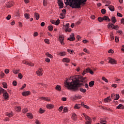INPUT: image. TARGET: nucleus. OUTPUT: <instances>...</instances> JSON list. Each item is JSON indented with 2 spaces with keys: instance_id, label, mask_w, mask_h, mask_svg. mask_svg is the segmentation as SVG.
<instances>
[{
  "instance_id": "obj_29",
  "label": "nucleus",
  "mask_w": 124,
  "mask_h": 124,
  "mask_svg": "<svg viewBox=\"0 0 124 124\" xmlns=\"http://www.w3.org/2000/svg\"><path fill=\"white\" fill-rule=\"evenodd\" d=\"M111 21H112L113 24H115V23H116L117 19H116V17L112 16L111 17Z\"/></svg>"
},
{
  "instance_id": "obj_2",
  "label": "nucleus",
  "mask_w": 124,
  "mask_h": 124,
  "mask_svg": "<svg viewBox=\"0 0 124 124\" xmlns=\"http://www.w3.org/2000/svg\"><path fill=\"white\" fill-rule=\"evenodd\" d=\"M65 2L66 6L69 5L72 8H81V5L86 4V2L88 0H66Z\"/></svg>"
},
{
  "instance_id": "obj_26",
  "label": "nucleus",
  "mask_w": 124,
  "mask_h": 124,
  "mask_svg": "<svg viewBox=\"0 0 124 124\" xmlns=\"http://www.w3.org/2000/svg\"><path fill=\"white\" fill-rule=\"evenodd\" d=\"M55 90H56V91H59V92H61V91H62V87L60 85H57L55 87Z\"/></svg>"
},
{
  "instance_id": "obj_4",
  "label": "nucleus",
  "mask_w": 124,
  "mask_h": 124,
  "mask_svg": "<svg viewBox=\"0 0 124 124\" xmlns=\"http://www.w3.org/2000/svg\"><path fill=\"white\" fill-rule=\"evenodd\" d=\"M108 63H110L111 64H117V61L111 57H108Z\"/></svg>"
},
{
  "instance_id": "obj_32",
  "label": "nucleus",
  "mask_w": 124,
  "mask_h": 124,
  "mask_svg": "<svg viewBox=\"0 0 124 124\" xmlns=\"http://www.w3.org/2000/svg\"><path fill=\"white\" fill-rule=\"evenodd\" d=\"M75 109H80L81 108V106L80 104H76L74 106Z\"/></svg>"
},
{
  "instance_id": "obj_48",
  "label": "nucleus",
  "mask_w": 124,
  "mask_h": 124,
  "mask_svg": "<svg viewBox=\"0 0 124 124\" xmlns=\"http://www.w3.org/2000/svg\"><path fill=\"white\" fill-rule=\"evenodd\" d=\"M63 112H64V113H66V112H68V108H67V107H64L63 108Z\"/></svg>"
},
{
  "instance_id": "obj_34",
  "label": "nucleus",
  "mask_w": 124,
  "mask_h": 124,
  "mask_svg": "<svg viewBox=\"0 0 124 124\" xmlns=\"http://www.w3.org/2000/svg\"><path fill=\"white\" fill-rule=\"evenodd\" d=\"M67 40H69V41H74V40H75V37H69Z\"/></svg>"
},
{
  "instance_id": "obj_1",
  "label": "nucleus",
  "mask_w": 124,
  "mask_h": 124,
  "mask_svg": "<svg viewBox=\"0 0 124 124\" xmlns=\"http://www.w3.org/2000/svg\"><path fill=\"white\" fill-rule=\"evenodd\" d=\"M71 77L70 78L67 79L64 82V86L66 88H67L68 90H70L73 92H78L79 88H80L81 86H84V82H82L78 78H76L75 80L72 79V82H70L68 81L71 80Z\"/></svg>"
},
{
  "instance_id": "obj_54",
  "label": "nucleus",
  "mask_w": 124,
  "mask_h": 124,
  "mask_svg": "<svg viewBox=\"0 0 124 124\" xmlns=\"http://www.w3.org/2000/svg\"><path fill=\"white\" fill-rule=\"evenodd\" d=\"M110 98V96L107 97V98H106L105 99H104V101L105 102H108V100H109Z\"/></svg>"
},
{
  "instance_id": "obj_35",
  "label": "nucleus",
  "mask_w": 124,
  "mask_h": 124,
  "mask_svg": "<svg viewBox=\"0 0 124 124\" xmlns=\"http://www.w3.org/2000/svg\"><path fill=\"white\" fill-rule=\"evenodd\" d=\"M46 56L47 57H48V58H50V59H52L53 58V55L49 53V52H46Z\"/></svg>"
},
{
  "instance_id": "obj_46",
  "label": "nucleus",
  "mask_w": 124,
  "mask_h": 124,
  "mask_svg": "<svg viewBox=\"0 0 124 124\" xmlns=\"http://www.w3.org/2000/svg\"><path fill=\"white\" fill-rule=\"evenodd\" d=\"M112 29L116 30V31H118L119 30V26L118 25H114L113 27L112 28Z\"/></svg>"
},
{
  "instance_id": "obj_24",
  "label": "nucleus",
  "mask_w": 124,
  "mask_h": 124,
  "mask_svg": "<svg viewBox=\"0 0 124 124\" xmlns=\"http://www.w3.org/2000/svg\"><path fill=\"white\" fill-rule=\"evenodd\" d=\"M15 110L16 112H20L21 111V107L16 106L15 107Z\"/></svg>"
},
{
  "instance_id": "obj_19",
  "label": "nucleus",
  "mask_w": 124,
  "mask_h": 124,
  "mask_svg": "<svg viewBox=\"0 0 124 124\" xmlns=\"http://www.w3.org/2000/svg\"><path fill=\"white\" fill-rule=\"evenodd\" d=\"M103 19L104 21H108V22H110L111 21V19L108 17L107 16H105L103 17Z\"/></svg>"
},
{
  "instance_id": "obj_9",
  "label": "nucleus",
  "mask_w": 124,
  "mask_h": 124,
  "mask_svg": "<svg viewBox=\"0 0 124 124\" xmlns=\"http://www.w3.org/2000/svg\"><path fill=\"white\" fill-rule=\"evenodd\" d=\"M111 98L114 99V100H118L120 98V95L119 94H116L115 96V93L111 94Z\"/></svg>"
},
{
  "instance_id": "obj_49",
  "label": "nucleus",
  "mask_w": 124,
  "mask_h": 124,
  "mask_svg": "<svg viewBox=\"0 0 124 124\" xmlns=\"http://www.w3.org/2000/svg\"><path fill=\"white\" fill-rule=\"evenodd\" d=\"M60 22H61V20H60V19H57L55 22V25L56 26H58V25H60Z\"/></svg>"
},
{
  "instance_id": "obj_56",
  "label": "nucleus",
  "mask_w": 124,
  "mask_h": 124,
  "mask_svg": "<svg viewBox=\"0 0 124 124\" xmlns=\"http://www.w3.org/2000/svg\"><path fill=\"white\" fill-rule=\"evenodd\" d=\"M18 77L19 79H22V78H23V75H22L21 73H19L18 74Z\"/></svg>"
},
{
  "instance_id": "obj_39",
  "label": "nucleus",
  "mask_w": 124,
  "mask_h": 124,
  "mask_svg": "<svg viewBox=\"0 0 124 124\" xmlns=\"http://www.w3.org/2000/svg\"><path fill=\"white\" fill-rule=\"evenodd\" d=\"M98 21L100 23H102L103 22V21H104L103 17H98Z\"/></svg>"
},
{
  "instance_id": "obj_33",
  "label": "nucleus",
  "mask_w": 124,
  "mask_h": 124,
  "mask_svg": "<svg viewBox=\"0 0 124 124\" xmlns=\"http://www.w3.org/2000/svg\"><path fill=\"white\" fill-rule=\"evenodd\" d=\"M46 110L45 109H42V108H40L39 110V113L40 114H43L45 112H46Z\"/></svg>"
},
{
  "instance_id": "obj_45",
  "label": "nucleus",
  "mask_w": 124,
  "mask_h": 124,
  "mask_svg": "<svg viewBox=\"0 0 124 124\" xmlns=\"http://www.w3.org/2000/svg\"><path fill=\"white\" fill-rule=\"evenodd\" d=\"M100 124H103V123H106V122H107L106 121V120L103 119L102 118H100Z\"/></svg>"
},
{
  "instance_id": "obj_62",
  "label": "nucleus",
  "mask_w": 124,
  "mask_h": 124,
  "mask_svg": "<svg viewBox=\"0 0 124 124\" xmlns=\"http://www.w3.org/2000/svg\"><path fill=\"white\" fill-rule=\"evenodd\" d=\"M38 35V32H34V33H33V36H34V37L37 36Z\"/></svg>"
},
{
  "instance_id": "obj_60",
  "label": "nucleus",
  "mask_w": 124,
  "mask_h": 124,
  "mask_svg": "<svg viewBox=\"0 0 124 124\" xmlns=\"http://www.w3.org/2000/svg\"><path fill=\"white\" fill-rule=\"evenodd\" d=\"M83 107H84V108H86L88 110H89V109H90V107H89L88 106H87V105H84Z\"/></svg>"
},
{
  "instance_id": "obj_12",
  "label": "nucleus",
  "mask_w": 124,
  "mask_h": 124,
  "mask_svg": "<svg viewBox=\"0 0 124 124\" xmlns=\"http://www.w3.org/2000/svg\"><path fill=\"white\" fill-rule=\"evenodd\" d=\"M39 99L42 100H45V101H51V98L49 97H40Z\"/></svg>"
},
{
  "instance_id": "obj_52",
  "label": "nucleus",
  "mask_w": 124,
  "mask_h": 124,
  "mask_svg": "<svg viewBox=\"0 0 124 124\" xmlns=\"http://www.w3.org/2000/svg\"><path fill=\"white\" fill-rule=\"evenodd\" d=\"M62 109H63V106H61L59 108L58 110L59 111V112H62Z\"/></svg>"
},
{
  "instance_id": "obj_22",
  "label": "nucleus",
  "mask_w": 124,
  "mask_h": 124,
  "mask_svg": "<svg viewBox=\"0 0 124 124\" xmlns=\"http://www.w3.org/2000/svg\"><path fill=\"white\" fill-rule=\"evenodd\" d=\"M34 16L35 17V18H36V20H39V17H40V16H39V14L37 13H35L34 14Z\"/></svg>"
},
{
  "instance_id": "obj_50",
  "label": "nucleus",
  "mask_w": 124,
  "mask_h": 124,
  "mask_svg": "<svg viewBox=\"0 0 124 124\" xmlns=\"http://www.w3.org/2000/svg\"><path fill=\"white\" fill-rule=\"evenodd\" d=\"M67 51L68 53H70V54H73V53H74V51H73V50H71V49H67Z\"/></svg>"
},
{
  "instance_id": "obj_5",
  "label": "nucleus",
  "mask_w": 124,
  "mask_h": 124,
  "mask_svg": "<svg viewBox=\"0 0 124 124\" xmlns=\"http://www.w3.org/2000/svg\"><path fill=\"white\" fill-rule=\"evenodd\" d=\"M58 40L62 45H64V42H63L64 40V36H63V35H60Z\"/></svg>"
},
{
  "instance_id": "obj_58",
  "label": "nucleus",
  "mask_w": 124,
  "mask_h": 124,
  "mask_svg": "<svg viewBox=\"0 0 124 124\" xmlns=\"http://www.w3.org/2000/svg\"><path fill=\"white\" fill-rule=\"evenodd\" d=\"M83 51L87 53V54H90V51L87 49V48H84Z\"/></svg>"
},
{
  "instance_id": "obj_21",
  "label": "nucleus",
  "mask_w": 124,
  "mask_h": 124,
  "mask_svg": "<svg viewBox=\"0 0 124 124\" xmlns=\"http://www.w3.org/2000/svg\"><path fill=\"white\" fill-rule=\"evenodd\" d=\"M6 115L7 117H9V118H11V117H13L14 116L13 112L12 111H11L10 113L7 112L6 113Z\"/></svg>"
},
{
  "instance_id": "obj_47",
  "label": "nucleus",
  "mask_w": 124,
  "mask_h": 124,
  "mask_svg": "<svg viewBox=\"0 0 124 124\" xmlns=\"http://www.w3.org/2000/svg\"><path fill=\"white\" fill-rule=\"evenodd\" d=\"M102 80H103V81H104L105 82H106V83H108V79H107V78H106L105 77H103L102 78Z\"/></svg>"
},
{
  "instance_id": "obj_15",
  "label": "nucleus",
  "mask_w": 124,
  "mask_h": 124,
  "mask_svg": "<svg viewBox=\"0 0 124 124\" xmlns=\"http://www.w3.org/2000/svg\"><path fill=\"white\" fill-rule=\"evenodd\" d=\"M46 106L47 109H53L54 107V105H52V104H47Z\"/></svg>"
},
{
  "instance_id": "obj_57",
  "label": "nucleus",
  "mask_w": 124,
  "mask_h": 124,
  "mask_svg": "<svg viewBox=\"0 0 124 124\" xmlns=\"http://www.w3.org/2000/svg\"><path fill=\"white\" fill-rule=\"evenodd\" d=\"M108 54L111 53L113 54L114 53V50H113V49H110L108 51Z\"/></svg>"
},
{
  "instance_id": "obj_51",
  "label": "nucleus",
  "mask_w": 124,
  "mask_h": 124,
  "mask_svg": "<svg viewBox=\"0 0 124 124\" xmlns=\"http://www.w3.org/2000/svg\"><path fill=\"white\" fill-rule=\"evenodd\" d=\"M28 111H29V109H28V108H24L22 110V112L23 113H24V114H26V113H27Z\"/></svg>"
},
{
  "instance_id": "obj_3",
  "label": "nucleus",
  "mask_w": 124,
  "mask_h": 124,
  "mask_svg": "<svg viewBox=\"0 0 124 124\" xmlns=\"http://www.w3.org/2000/svg\"><path fill=\"white\" fill-rule=\"evenodd\" d=\"M82 115L85 118L86 121H87V122H85V124H92V118H91L90 116L87 115L85 113H82Z\"/></svg>"
},
{
  "instance_id": "obj_63",
  "label": "nucleus",
  "mask_w": 124,
  "mask_h": 124,
  "mask_svg": "<svg viewBox=\"0 0 124 124\" xmlns=\"http://www.w3.org/2000/svg\"><path fill=\"white\" fill-rule=\"evenodd\" d=\"M62 12L63 14H66V10L65 9H63Z\"/></svg>"
},
{
  "instance_id": "obj_28",
  "label": "nucleus",
  "mask_w": 124,
  "mask_h": 124,
  "mask_svg": "<svg viewBox=\"0 0 124 124\" xmlns=\"http://www.w3.org/2000/svg\"><path fill=\"white\" fill-rule=\"evenodd\" d=\"M89 86L90 88H92L93 86H94V81H91L89 83Z\"/></svg>"
},
{
  "instance_id": "obj_43",
  "label": "nucleus",
  "mask_w": 124,
  "mask_h": 124,
  "mask_svg": "<svg viewBox=\"0 0 124 124\" xmlns=\"http://www.w3.org/2000/svg\"><path fill=\"white\" fill-rule=\"evenodd\" d=\"M5 92V90L3 88L0 87V95L1 93H4Z\"/></svg>"
},
{
  "instance_id": "obj_6",
  "label": "nucleus",
  "mask_w": 124,
  "mask_h": 124,
  "mask_svg": "<svg viewBox=\"0 0 124 124\" xmlns=\"http://www.w3.org/2000/svg\"><path fill=\"white\" fill-rule=\"evenodd\" d=\"M77 78H78V79H79L80 80V81H81V83H86L87 81L85 80H86V79H87V77H83V76H81L80 75L77 76Z\"/></svg>"
},
{
  "instance_id": "obj_23",
  "label": "nucleus",
  "mask_w": 124,
  "mask_h": 124,
  "mask_svg": "<svg viewBox=\"0 0 124 124\" xmlns=\"http://www.w3.org/2000/svg\"><path fill=\"white\" fill-rule=\"evenodd\" d=\"M116 109H124V106L120 104L116 107Z\"/></svg>"
},
{
  "instance_id": "obj_59",
  "label": "nucleus",
  "mask_w": 124,
  "mask_h": 124,
  "mask_svg": "<svg viewBox=\"0 0 124 124\" xmlns=\"http://www.w3.org/2000/svg\"><path fill=\"white\" fill-rule=\"evenodd\" d=\"M115 42L118 43V42H119V41H120V40H119V37L115 36Z\"/></svg>"
},
{
  "instance_id": "obj_7",
  "label": "nucleus",
  "mask_w": 124,
  "mask_h": 124,
  "mask_svg": "<svg viewBox=\"0 0 124 124\" xmlns=\"http://www.w3.org/2000/svg\"><path fill=\"white\" fill-rule=\"evenodd\" d=\"M36 74L38 76H42L43 75V69L42 68H39L37 71H36Z\"/></svg>"
},
{
  "instance_id": "obj_25",
  "label": "nucleus",
  "mask_w": 124,
  "mask_h": 124,
  "mask_svg": "<svg viewBox=\"0 0 124 124\" xmlns=\"http://www.w3.org/2000/svg\"><path fill=\"white\" fill-rule=\"evenodd\" d=\"M81 98H82V95H79L78 96L75 95V97L73 98V99L74 100H77L78 99H81Z\"/></svg>"
},
{
  "instance_id": "obj_31",
  "label": "nucleus",
  "mask_w": 124,
  "mask_h": 124,
  "mask_svg": "<svg viewBox=\"0 0 124 124\" xmlns=\"http://www.w3.org/2000/svg\"><path fill=\"white\" fill-rule=\"evenodd\" d=\"M24 63H25V64H27V65H29L30 66H34V64L31 62H26L25 63L24 62Z\"/></svg>"
},
{
  "instance_id": "obj_14",
  "label": "nucleus",
  "mask_w": 124,
  "mask_h": 124,
  "mask_svg": "<svg viewBox=\"0 0 124 124\" xmlns=\"http://www.w3.org/2000/svg\"><path fill=\"white\" fill-rule=\"evenodd\" d=\"M14 5V2L13 1H11L9 2L7 4H6V7L8 8H10V7H12Z\"/></svg>"
},
{
  "instance_id": "obj_20",
  "label": "nucleus",
  "mask_w": 124,
  "mask_h": 124,
  "mask_svg": "<svg viewBox=\"0 0 124 124\" xmlns=\"http://www.w3.org/2000/svg\"><path fill=\"white\" fill-rule=\"evenodd\" d=\"M108 9H109L110 11H111V12H114L115 11V7H114V6L110 5L108 6Z\"/></svg>"
},
{
  "instance_id": "obj_8",
  "label": "nucleus",
  "mask_w": 124,
  "mask_h": 124,
  "mask_svg": "<svg viewBox=\"0 0 124 124\" xmlns=\"http://www.w3.org/2000/svg\"><path fill=\"white\" fill-rule=\"evenodd\" d=\"M57 3L59 6L60 9L63 8V2H62V0H58Z\"/></svg>"
},
{
  "instance_id": "obj_38",
  "label": "nucleus",
  "mask_w": 124,
  "mask_h": 124,
  "mask_svg": "<svg viewBox=\"0 0 124 124\" xmlns=\"http://www.w3.org/2000/svg\"><path fill=\"white\" fill-rule=\"evenodd\" d=\"M2 85H3V88H4V89H7V83H6V82H3Z\"/></svg>"
},
{
  "instance_id": "obj_11",
  "label": "nucleus",
  "mask_w": 124,
  "mask_h": 124,
  "mask_svg": "<svg viewBox=\"0 0 124 124\" xmlns=\"http://www.w3.org/2000/svg\"><path fill=\"white\" fill-rule=\"evenodd\" d=\"M3 96H4V99L5 100L8 99V98L9 97V95L8 94V93H7V92H6L5 90L3 93Z\"/></svg>"
},
{
  "instance_id": "obj_53",
  "label": "nucleus",
  "mask_w": 124,
  "mask_h": 124,
  "mask_svg": "<svg viewBox=\"0 0 124 124\" xmlns=\"http://www.w3.org/2000/svg\"><path fill=\"white\" fill-rule=\"evenodd\" d=\"M101 13L102 14H105L106 13V10L105 9H102L101 10Z\"/></svg>"
},
{
  "instance_id": "obj_64",
  "label": "nucleus",
  "mask_w": 124,
  "mask_h": 124,
  "mask_svg": "<svg viewBox=\"0 0 124 124\" xmlns=\"http://www.w3.org/2000/svg\"><path fill=\"white\" fill-rule=\"evenodd\" d=\"M121 23L124 25V18H122L121 20Z\"/></svg>"
},
{
  "instance_id": "obj_40",
  "label": "nucleus",
  "mask_w": 124,
  "mask_h": 124,
  "mask_svg": "<svg viewBox=\"0 0 124 124\" xmlns=\"http://www.w3.org/2000/svg\"><path fill=\"white\" fill-rule=\"evenodd\" d=\"M65 32H71L72 31V30L71 28H66L65 30Z\"/></svg>"
},
{
  "instance_id": "obj_16",
  "label": "nucleus",
  "mask_w": 124,
  "mask_h": 124,
  "mask_svg": "<svg viewBox=\"0 0 124 124\" xmlns=\"http://www.w3.org/2000/svg\"><path fill=\"white\" fill-rule=\"evenodd\" d=\"M27 117L31 120L33 119V115L31 113H27Z\"/></svg>"
},
{
  "instance_id": "obj_61",
  "label": "nucleus",
  "mask_w": 124,
  "mask_h": 124,
  "mask_svg": "<svg viewBox=\"0 0 124 124\" xmlns=\"http://www.w3.org/2000/svg\"><path fill=\"white\" fill-rule=\"evenodd\" d=\"M4 76V73L1 72V74L0 75V78H3Z\"/></svg>"
},
{
  "instance_id": "obj_41",
  "label": "nucleus",
  "mask_w": 124,
  "mask_h": 124,
  "mask_svg": "<svg viewBox=\"0 0 124 124\" xmlns=\"http://www.w3.org/2000/svg\"><path fill=\"white\" fill-rule=\"evenodd\" d=\"M54 29V27L52 25L48 26V31H53V29Z\"/></svg>"
},
{
  "instance_id": "obj_27",
  "label": "nucleus",
  "mask_w": 124,
  "mask_h": 124,
  "mask_svg": "<svg viewBox=\"0 0 124 124\" xmlns=\"http://www.w3.org/2000/svg\"><path fill=\"white\" fill-rule=\"evenodd\" d=\"M65 55H66V53L65 51H60L59 52V56H61V57L65 56Z\"/></svg>"
},
{
  "instance_id": "obj_44",
  "label": "nucleus",
  "mask_w": 124,
  "mask_h": 124,
  "mask_svg": "<svg viewBox=\"0 0 124 124\" xmlns=\"http://www.w3.org/2000/svg\"><path fill=\"white\" fill-rule=\"evenodd\" d=\"M20 72V69H17L16 70H14L13 71V73H14L15 74H18V73H19Z\"/></svg>"
},
{
  "instance_id": "obj_30",
  "label": "nucleus",
  "mask_w": 124,
  "mask_h": 124,
  "mask_svg": "<svg viewBox=\"0 0 124 124\" xmlns=\"http://www.w3.org/2000/svg\"><path fill=\"white\" fill-rule=\"evenodd\" d=\"M60 16H60V18L61 19H64L65 18V14L62 13H61L60 14Z\"/></svg>"
},
{
  "instance_id": "obj_36",
  "label": "nucleus",
  "mask_w": 124,
  "mask_h": 124,
  "mask_svg": "<svg viewBox=\"0 0 124 124\" xmlns=\"http://www.w3.org/2000/svg\"><path fill=\"white\" fill-rule=\"evenodd\" d=\"M24 16L25 17L26 19H27V20L30 19V14L25 13L24 14Z\"/></svg>"
},
{
  "instance_id": "obj_13",
  "label": "nucleus",
  "mask_w": 124,
  "mask_h": 124,
  "mask_svg": "<svg viewBox=\"0 0 124 124\" xmlns=\"http://www.w3.org/2000/svg\"><path fill=\"white\" fill-rule=\"evenodd\" d=\"M90 70L91 69L90 68V67H88L84 70L82 74V76H85V74H86V73H89Z\"/></svg>"
},
{
  "instance_id": "obj_10",
  "label": "nucleus",
  "mask_w": 124,
  "mask_h": 124,
  "mask_svg": "<svg viewBox=\"0 0 124 124\" xmlns=\"http://www.w3.org/2000/svg\"><path fill=\"white\" fill-rule=\"evenodd\" d=\"M31 91H25L22 92V95L23 96H29V95H31Z\"/></svg>"
},
{
  "instance_id": "obj_17",
  "label": "nucleus",
  "mask_w": 124,
  "mask_h": 124,
  "mask_svg": "<svg viewBox=\"0 0 124 124\" xmlns=\"http://www.w3.org/2000/svg\"><path fill=\"white\" fill-rule=\"evenodd\" d=\"M108 30H110L111 28V29H113V28L114 27V23H112L111 22H109L108 26Z\"/></svg>"
},
{
  "instance_id": "obj_55",
  "label": "nucleus",
  "mask_w": 124,
  "mask_h": 124,
  "mask_svg": "<svg viewBox=\"0 0 124 124\" xmlns=\"http://www.w3.org/2000/svg\"><path fill=\"white\" fill-rule=\"evenodd\" d=\"M13 86H17V81L16 80H14L13 81Z\"/></svg>"
},
{
  "instance_id": "obj_18",
  "label": "nucleus",
  "mask_w": 124,
  "mask_h": 124,
  "mask_svg": "<svg viewBox=\"0 0 124 124\" xmlns=\"http://www.w3.org/2000/svg\"><path fill=\"white\" fill-rule=\"evenodd\" d=\"M62 62H66L67 63H68V62H70V59L69 58H64L62 59Z\"/></svg>"
},
{
  "instance_id": "obj_37",
  "label": "nucleus",
  "mask_w": 124,
  "mask_h": 124,
  "mask_svg": "<svg viewBox=\"0 0 124 124\" xmlns=\"http://www.w3.org/2000/svg\"><path fill=\"white\" fill-rule=\"evenodd\" d=\"M47 0H43V3L44 6H47L48 4V3L47 2Z\"/></svg>"
},
{
  "instance_id": "obj_42",
  "label": "nucleus",
  "mask_w": 124,
  "mask_h": 124,
  "mask_svg": "<svg viewBox=\"0 0 124 124\" xmlns=\"http://www.w3.org/2000/svg\"><path fill=\"white\" fill-rule=\"evenodd\" d=\"M79 91L80 92H81V93H85L87 92V90L85 89H83L82 88H80L79 89Z\"/></svg>"
}]
</instances>
